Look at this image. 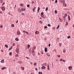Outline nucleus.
I'll list each match as a JSON object with an SVG mask.
<instances>
[{"label":"nucleus","mask_w":74,"mask_h":74,"mask_svg":"<svg viewBox=\"0 0 74 74\" xmlns=\"http://www.w3.org/2000/svg\"><path fill=\"white\" fill-rule=\"evenodd\" d=\"M16 52L17 53H19V47H18L17 48Z\"/></svg>","instance_id":"f257e3e1"},{"label":"nucleus","mask_w":74,"mask_h":74,"mask_svg":"<svg viewBox=\"0 0 74 74\" xmlns=\"http://www.w3.org/2000/svg\"><path fill=\"white\" fill-rule=\"evenodd\" d=\"M17 35H20L21 34V32H20V31H17Z\"/></svg>","instance_id":"f03ea898"},{"label":"nucleus","mask_w":74,"mask_h":74,"mask_svg":"<svg viewBox=\"0 0 74 74\" xmlns=\"http://www.w3.org/2000/svg\"><path fill=\"white\" fill-rule=\"evenodd\" d=\"M1 10H2V11H5V8L4 7H2L1 8Z\"/></svg>","instance_id":"7ed1b4c3"},{"label":"nucleus","mask_w":74,"mask_h":74,"mask_svg":"<svg viewBox=\"0 0 74 74\" xmlns=\"http://www.w3.org/2000/svg\"><path fill=\"white\" fill-rule=\"evenodd\" d=\"M68 20L69 21L71 20V18H70V16L68 15Z\"/></svg>","instance_id":"20e7f679"},{"label":"nucleus","mask_w":74,"mask_h":74,"mask_svg":"<svg viewBox=\"0 0 74 74\" xmlns=\"http://www.w3.org/2000/svg\"><path fill=\"white\" fill-rule=\"evenodd\" d=\"M65 1H61V3H63V5H64V4H65Z\"/></svg>","instance_id":"39448f33"},{"label":"nucleus","mask_w":74,"mask_h":74,"mask_svg":"<svg viewBox=\"0 0 74 74\" xmlns=\"http://www.w3.org/2000/svg\"><path fill=\"white\" fill-rule=\"evenodd\" d=\"M47 69L48 70H49V64H47Z\"/></svg>","instance_id":"423d86ee"},{"label":"nucleus","mask_w":74,"mask_h":74,"mask_svg":"<svg viewBox=\"0 0 74 74\" xmlns=\"http://www.w3.org/2000/svg\"><path fill=\"white\" fill-rule=\"evenodd\" d=\"M46 68L44 66H42L41 67V69H45Z\"/></svg>","instance_id":"0eeeda50"},{"label":"nucleus","mask_w":74,"mask_h":74,"mask_svg":"<svg viewBox=\"0 0 74 74\" xmlns=\"http://www.w3.org/2000/svg\"><path fill=\"white\" fill-rule=\"evenodd\" d=\"M35 33L36 34H38V33H39V32L38 31H36L35 32Z\"/></svg>","instance_id":"6e6552de"},{"label":"nucleus","mask_w":74,"mask_h":74,"mask_svg":"<svg viewBox=\"0 0 74 74\" xmlns=\"http://www.w3.org/2000/svg\"><path fill=\"white\" fill-rule=\"evenodd\" d=\"M36 10V7H34V8H33L32 10L34 12L35 10Z\"/></svg>","instance_id":"1a4fd4ad"},{"label":"nucleus","mask_w":74,"mask_h":74,"mask_svg":"<svg viewBox=\"0 0 74 74\" xmlns=\"http://www.w3.org/2000/svg\"><path fill=\"white\" fill-rule=\"evenodd\" d=\"M69 70H72V67L71 66H69Z\"/></svg>","instance_id":"9d476101"},{"label":"nucleus","mask_w":74,"mask_h":74,"mask_svg":"<svg viewBox=\"0 0 74 74\" xmlns=\"http://www.w3.org/2000/svg\"><path fill=\"white\" fill-rule=\"evenodd\" d=\"M1 63H4V60H2L1 61Z\"/></svg>","instance_id":"9b49d317"},{"label":"nucleus","mask_w":74,"mask_h":74,"mask_svg":"<svg viewBox=\"0 0 74 74\" xmlns=\"http://www.w3.org/2000/svg\"><path fill=\"white\" fill-rule=\"evenodd\" d=\"M45 51L46 52H47V48H45Z\"/></svg>","instance_id":"f8f14e48"},{"label":"nucleus","mask_w":74,"mask_h":74,"mask_svg":"<svg viewBox=\"0 0 74 74\" xmlns=\"http://www.w3.org/2000/svg\"><path fill=\"white\" fill-rule=\"evenodd\" d=\"M47 56H50V54L49 53H47Z\"/></svg>","instance_id":"ddd939ff"},{"label":"nucleus","mask_w":74,"mask_h":74,"mask_svg":"<svg viewBox=\"0 0 74 74\" xmlns=\"http://www.w3.org/2000/svg\"><path fill=\"white\" fill-rule=\"evenodd\" d=\"M32 54L33 55H35V53H34V51H32Z\"/></svg>","instance_id":"4468645a"},{"label":"nucleus","mask_w":74,"mask_h":74,"mask_svg":"<svg viewBox=\"0 0 74 74\" xmlns=\"http://www.w3.org/2000/svg\"><path fill=\"white\" fill-rule=\"evenodd\" d=\"M6 69V67H2V70H4V69Z\"/></svg>","instance_id":"2eb2a0df"},{"label":"nucleus","mask_w":74,"mask_h":74,"mask_svg":"<svg viewBox=\"0 0 74 74\" xmlns=\"http://www.w3.org/2000/svg\"><path fill=\"white\" fill-rule=\"evenodd\" d=\"M40 7H38V12H39V11H40Z\"/></svg>","instance_id":"dca6fc26"},{"label":"nucleus","mask_w":74,"mask_h":74,"mask_svg":"<svg viewBox=\"0 0 74 74\" xmlns=\"http://www.w3.org/2000/svg\"><path fill=\"white\" fill-rule=\"evenodd\" d=\"M22 11H25V9L23 8L21 9Z\"/></svg>","instance_id":"f3484780"},{"label":"nucleus","mask_w":74,"mask_h":74,"mask_svg":"<svg viewBox=\"0 0 74 74\" xmlns=\"http://www.w3.org/2000/svg\"><path fill=\"white\" fill-rule=\"evenodd\" d=\"M66 17L64 16V22H65L66 21Z\"/></svg>","instance_id":"a211bd4d"},{"label":"nucleus","mask_w":74,"mask_h":74,"mask_svg":"<svg viewBox=\"0 0 74 74\" xmlns=\"http://www.w3.org/2000/svg\"><path fill=\"white\" fill-rule=\"evenodd\" d=\"M21 69L22 70H23L24 69H25V68H24V67H21Z\"/></svg>","instance_id":"6ab92c4d"},{"label":"nucleus","mask_w":74,"mask_h":74,"mask_svg":"<svg viewBox=\"0 0 74 74\" xmlns=\"http://www.w3.org/2000/svg\"><path fill=\"white\" fill-rule=\"evenodd\" d=\"M18 63H19V64H21V63H22V61H18Z\"/></svg>","instance_id":"aec40b11"},{"label":"nucleus","mask_w":74,"mask_h":74,"mask_svg":"<svg viewBox=\"0 0 74 74\" xmlns=\"http://www.w3.org/2000/svg\"><path fill=\"white\" fill-rule=\"evenodd\" d=\"M60 25H58V26L57 27H56V29H59V26Z\"/></svg>","instance_id":"412c9836"},{"label":"nucleus","mask_w":74,"mask_h":74,"mask_svg":"<svg viewBox=\"0 0 74 74\" xmlns=\"http://www.w3.org/2000/svg\"><path fill=\"white\" fill-rule=\"evenodd\" d=\"M27 47H28V49H29V48H30V45H28Z\"/></svg>","instance_id":"4be33fe9"},{"label":"nucleus","mask_w":74,"mask_h":74,"mask_svg":"<svg viewBox=\"0 0 74 74\" xmlns=\"http://www.w3.org/2000/svg\"><path fill=\"white\" fill-rule=\"evenodd\" d=\"M64 16L66 17V16H67V14H64Z\"/></svg>","instance_id":"5701e85b"},{"label":"nucleus","mask_w":74,"mask_h":74,"mask_svg":"<svg viewBox=\"0 0 74 74\" xmlns=\"http://www.w3.org/2000/svg\"><path fill=\"white\" fill-rule=\"evenodd\" d=\"M55 14H57L58 13V11H57V10H55Z\"/></svg>","instance_id":"b1692460"},{"label":"nucleus","mask_w":74,"mask_h":74,"mask_svg":"<svg viewBox=\"0 0 74 74\" xmlns=\"http://www.w3.org/2000/svg\"><path fill=\"white\" fill-rule=\"evenodd\" d=\"M15 40H16V41H18V40H19V39H18V38H15Z\"/></svg>","instance_id":"393cba45"},{"label":"nucleus","mask_w":74,"mask_h":74,"mask_svg":"<svg viewBox=\"0 0 74 74\" xmlns=\"http://www.w3.org/2000/svg\"><path fill=\"white\" fill-rule=\"evenodd\" d=\"M66 52V49H64L63 50V52H64H64Z\"/></svg>","instance_id":"a878e982"},{"label":"nucleus","mask_w":74,"mask_h":74,"mask_svg":"<svg viewBox=\"0 0 74 74\" xmlns=\"http://www.w3.org/2000/svg\"><path fill=\"white\" fill-rule=\"evenodd\" d=\"M5 46L6 48H8V46L7 45H5Z\"/></svg>","instance_id":"bb28decb"},{"label":"nucleus","mask_w":74,"mask_h":74,"mask_svg":"<svg viewBox=\"0 0 74 74\" xmlns=\"http://www.w3.org/2000/svg\"><path fill=\"white\" fill-rule=\"evenodd\" d=\"M20 5H21V6H23V3H20Z\"/></svg>","instance_id":"cd10ccee"},{"label":"nucleus","mask_w":74,"mask_h":74,"mask_svg":"<svg viewBox=\"0 0 74 74\" xmlns=\"http://www.w3.org/2000/svg\"><path fill=\"white\" fill-rule=\"evenodd\" d=\"M9 55L11 56L12 55V53L10 52L9 54Z\"/></svg>","instance_id":"c85d7f7f"},{"label":"nucleus","mask_w":74,"mask_h":74,"mask_svg":"<svg viewBox=\"0 0 74 74\" xmlns=\"http://www.w3.org/2000/svg\"><path fill=\"white\" fill-rule=\"evenodd\" d=\"M44 28L45 29H47V26H45V27H44Z\"/></svg>","instance_id":"c756f323"},{"label":"nucleus","mask_w":74,"mask_h":74,"mask_svg":"<svg viewBox=\"0 0 74 74\" xmlns=\"http://www.w3.org/2000/svg\"><path fill=\"white\" fill-rule=\"evenodd\" d=\"M44 14V13L43 12H42L41 13V15H43Z\"/></svg>","instance_id":"7c9ffc66"},{"label":"nucleus","mask_w":74,"mask_h":74,"mask_svg":"<svg viewBox=\"0 0 74 74\" xmlns=\"http://www.w3.org/2000/svg\"><path fill=\"white\" fill-rule=\"evenodd\" d=\"M48 9V7L46 8L45 11H47Z\"/></svg>","instance_id":"2f4dec72"},{"label":"nucleus","mask_w":74,"mask_h":74,"mask_svg":"<svg viewBox=\"0 0 74 74\" xmlns=\"http://www.w3.org/2000/svg\"><path fill=\"white\" fill-rule=\"evenodd\" d=\"M38 74H42V72H39L38 73Z\"/></svg>","instance_id":"473e14b6"},{"label":"nucleus","mask_w":74,"mask_h":74,"mask_svg":"<svg viewBox=\"0 0 74 74\" xmlns=\"http://www.w3.org/2000/svg\"><path fill=\"white\" fill-rule=\"evenodd\" d=\"M57 56H58V58H60V55H58Z\"/></svg>","instance_id":"72a5a7b5"},{"label":"nucleus","mask_w":74,"mask_h":74,"mask_svg":"<svg viewBox=\"0 0 74 74\" xmlns=\"http://www.w3.org/2000/svg\"><path fill=\"white\" fill-rule=\"evenodd\" d=\"M55 3H58V0H56V1H55Z\"/></svg>","instance_id":"f704fd0d"},{"label":"nucleus","mask_w":74,"mask_h":74,"mask_svg":"<svg viewBox=\"0 0 74 74\" xmlns=\"http://www.w3.org/2000/svg\"><path fill=\"white\" fill-rule=\"evenodd\" d=\"M26 34H29V32H25Z\"/></svg>","instance_id":"c9c22d12"},{"label":"nucleus","mask_w":74,"mask_h":74,"mask_svg":"<svg viewBox=\"0 0 74 74\" xmlns=\"http://www.w3.org/2000/svg\"><path fill=\"white\" fill-rule=\"evenodd\" d=\"M11 26H12V27H14V24H12V25H11Z\"/></svg>","instance_id":"e433bc0d"},{"label":"nucleus","mask_w":74,"mask_h":74,"mask_svg":"<svg viewBox=\"0 0 74 74\" xmlns=\"http://www.w3.org/2000/svg\"><path fill=\"white\" fill-rule=\"evenodd\" d=\"M27 7H28V8L29 7H30V5H27Z\"/></svg>","instance_id":"4c0bfd02"},{"label":"nucleus","mask_w":74,"mask_h":74,"mask_svg":"<svg viewBox=\"0 0 74 74\" xmlns=\"http://www.w3.org/2000/svg\"><path fill=\"white\" fill-rule=\"evenodd\" d=\"M67 38H70V36H69L67 37Z\"/></svg>","instance_id":"58836bf2"},{"label":"nucleus","mask_w":74,"mask_h":74,"mask_svg":"<svg viewBox=\"0 0 74 74\" xmlns=\"http://www.w3.org/2000/svg\"><path fill=\"white\" fill-rule=\"evenodd\" d=\"M34 66H36L37 64L36 63H34Z\"/></svg>","instance_id":"ea45409f"},{"label":"nucleus","mask_w":74,"mask_h":74,"mask_svg":"<svg viewBox=\"0 0 74 74\" xmlns=\"http://www.w3.org/2000/svg\"><path fill=\"white\" fill-rule=\"evenodd\" d=\"M47 26H49L50 27L51 26V25L49 24H48L47 25Z\"/></svg>","instance_id":"a19ab883"},{"label":"nucleus","mask_w":74,"mask_h":74,"mask_svg":"<svg viewBox=\"0 0 74 74\" xmlns=\"http://www.w3.org/2000/svg\"><path fill=\"white\" fill-rule=\"evenodd\" d=\"M16 57H18V54H16Z\"/></svg>","instance_id":"79ce46f5"},{"label":"nucleus","mask_w":74,"mask_h":74,"mask_svg":"<svg viewBox=\"0 0 74 74\" xmlns=\"http://www.w3.org/2000/svg\"><path fill=\"white\" fill-rule=\"evenodd\" d=\"M26 58L27 59H29V58L28 57H26Z\"/></svg>","instance_id":"37998d69"},{"label":"nucleus","mask_w":74,"mask_h":74,"mask_svg":"<svg viewBox=\"0 0 74 74\" xmlns=\"http://www.w3.org/2000/svg\"><path fill=\"white\" fill-rule=\"evenodd\" d=\"M68 25V23L67 22H66V25Z\"/></svg>","instance_id":"c03bdc74"},{"label":"nucleus","mask_w":74,"mask_h":74,"mask_svg":"<svg viewBox=\"0 0 74 74\" xmlns=\"http://www.w3.org/2000/svg\"><path fill=\"white\" fill-rule=\"evenodd\" d=\"M12 49V47H11L9 49V50H11V49Z\"/></svg>","instance_id":"a18cd8bd"},{"label":"nucleus","mask_w":74,"mask_h":74,"mask_svg":"<svg viewBox=\"0 0 74 74\" xmlns=\"http://www.w3.org/2000/svg\"><path fill=\"white\" fill-rule=\"evenodd\" d=\"M0 27L1 28H2L3 27V26H2V25H1V26H0Z\"/></svg>","instance_id":"49530a36"},{"label":"nucleus","mask_w":74,"mask_h":74,"mask_svg":"<svg viewBox=\"0 0 74 74\" xmlns=\"http://www.w3.org/2000/svg\"><path fill=\"white\" fill-rule=\"evenodd\" d=\"M59 19L60 20V22H62V20H61V19H60V18Z\"/></svg>","instance_id":"de8ad7c7"},{"label":"nucleus","mask_w":74,"mask_h":74,"mask_svg":"<svg viewBox=\"0 0 74 74\" xmlns=\"http://www.w3.org/2000/svg\"><path fill=\"white\" fill-rule=\"evenodd\" d=\"M62 60H63V59H62V58H61V59H60V61H62Z\"/></svg>","instance_id":"09e8293b"},{"label":"nucleus","mask_w":74,"mask_h":74,"mask_svg":"<svg viewBox=\"0 0 74 74\" xmlns=\"http://www.w3.org/2000/svg\"><path fill=\"white\" fill-rule=\"evenodd\" d=\"M62 45V43H60L59 45L60 47H61V45Z\"/></svg>","instance_id":"8fccbe9b"},{"label":"nucleus","mask_w":74,"mask_h":74,"mask_svg":"<svg viewBox=\"0 0 74 74\" xmlns=\"http://www.w3.org/2000/svg\"><path fill=\"white\" fill-rule=\"evenodd\" d=\"M18 23V20H17L16 22V23Z\"/></svg>","instance_id":"3c124183"},{"label":"nucleus","mask_w":74,"mask_h":74,"mask_svg":"<svg viewBox=\"0 0 74 74\" xmlns=\"http://www.w3.org/2000/svg\"><path fill=\"white\" fill-rule=\"evenodd\" d=\"M44 15H41V17H42V18L44 16Z\"/></svg>","instance_id":"603ef678"},{"label":"nucleus","mask_w":74,"mask_h":74,"mask_svg":"<svg viewBox=\"0 0 74 74\" xmlns=\"http://www.w3.org/2000/svg\"><path fill=\"white\" fill-rule=\"evenodd\" d=\"M36 47H34V49H36Z\"/></svg>","instance_id":"864d4df0"},{"label":"nucleus","mask_w":74,"mask_h":74,"mask_svg":"<svg viewBox=\"0 0 74 74\" xmlns=\"http://www.w3.org/2000/svg\"><path fill=\"white\" fill-rule=\"evenodd\" d=\"M26 31H23V33H26Z\"/></svg>","instance_id":"5fc2aeb1"},{"label":"nucleus","mask_w":74,"mask_h":74,"mask_svg":"<svg viewBox=\"0 0 74 74\" xmlns=\"http://www.w3.org/2000/svg\"><path fill=\"white\" fill-rule=\"evenodd\" d=\"M43 18L44 19H45V17L44 16Z\"/></svg>","instance_id":"6e6d98bb"},{"label":"nucleus","mask_w":74,"mask_h":74,"mask_svg":"<svg viewBox=\"0 0 74 74\" xmlns=\"http://www.w3.org/2000/svg\"><path fill=\"white\" fill-rule=\"evenodd\" d=\"M62 61H63L64 62H65V60H63Z\"/></svg>","instance_id":"4d7b16f0"},{"label":"nucleus","mask_w":74,"mask_h":74,"mask_svg":"<svg viewBox=\"0 0 74 74\" xmlns=\"http://www.w3.org/2000/svg\"><path fill=\"white\" fill-rule=\"evenodd\" d=\"M2 11H0V14H2Z\"/></svg>","instance_id":"13d9d810"},{"label":"nucleus","mask_w":74,"mask_h":74,"mask_svg":"<svg viewBox=\"0 0 74 74\" xmlns=\"http://www.w3.org/2000/svg\"><path fill=\"white\" fill-rule=\"evenodd\" d=\"M51 46V45L50 44H49V46L50 47Z\"/></svg>","instance_id":"bf43d9fd"},{"label":"nucleus","mask_w":74,"mask_h":74,"mask_svg":"<svg viewBox=\"0 0 74 74\" xmlns=\"http://www.w3.org/2000/svg\"><path fill=\"white\" fill-rule=\"evenodd\" d=\"M35 70H36V71H37V69L36 68H35Z\"/></svg>","instance_id":"052dcab7"},{"label":"nucleus","mask_w":74,"mask_h":74,"mask_svg":"<svg viewBox=\"0 0 74 74\" xmlns=\"http://www.w3.org/2000/svg\"><path fill=\"white\" fill-rule=\"evenodd\" d=\"M4 4H5V3H3V4H2V5H4Z\"/></svg>","instance_id":"680f3d73"},{"label":"nucleus","mask_w":74,"mask_h":74,"mask_svg":"<svg viewBox=\"0 0 74 74\" xmlns=\"http://www.w3.org/2000/svg\"><path fill=\"white\" fill-rule=\"evenodd\" d=\"M22 15H24V13H22Z\"/></svg>","instance_id":"e2e57ef3"},{"label":"nucleus","mask_w":74,"mask_h":74,"mask_svg":"<svg viewBox=\"0 0 74 74\" xmlns=\"http://www.w3.org/2000/svg\"><path fill=\"white\" fill-rule=\"evenodd\" d=\"M40 22H41L40 23H42V22H41V21H39Z\"/></svg>","instance_id":"0e129e2a"},{"label":"nucleus","mask_w":74,"mask_h":74,"mask_svg":"<svg viewBox=\"0 0 74 74\" xmlns=\"http://www.w3.org/2000/svg\"><path fill=\"white\" fill-rule=\"evenodd\" d=\"M1 3H3V1H1Z\"/></svg>","instance_id":"69168bd1"},{"label":"nucleus","mask_w":74,"mask_h":74,"mask_svg":"<svg viewBox=\"0 0 74 74\" xmlns=\"http://www.w3.org/2000/svg\"><path fill=\"white\" fill-rule=\"evenodd\" d=\"M33 3H34L33 2H32V4H33Z\"/></svg>","instance_id":"338daca9"},{"label":"nucleus","mask_w":74,"mask_h":74,"mask_svg":"<svg viewBox=\"0 0 74 74\" xmlns=\"http://www.w3.org/2000/svg\"><path fill=\"white\" fill-rule=\"evenodd\" d=\"M42 54H43V53L42 52Z\"/></svg>","instance_id":"774afa93"}]
</instances>
